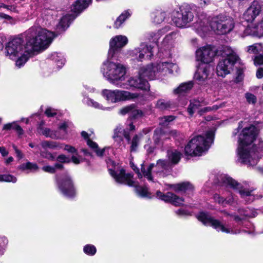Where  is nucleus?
Returning a JSON list of instances; mask_svg holds the SVG:
<instances>
[{
	"label": "nucleus",
	"mask_w": 263,
	"mask_h": 263,
	"mask_svg": "<svg viewBox=\"0 0 263 263\" xmlns=\"http://www.w3.org/2000/svg\"><path fill=\"white\" fill-rule=\"evenodd\" d=\"M257 135V128L253 125L245 127L239 135L237 154L241 163L249 166H254L257 163L259 152L252 145Z\"/></svg>",
	"instance_id": "f257e3e1"
},
{
	"label": "nucleus",
	"mask_w": 263,
	"mask_h": 263,
	"mask_svg": "<svg viewBox=\"0 0 263 263\" xmlns=\"http://www.w3.org/2000/svg\"><path fill=\"white\" fill-rule=\"evenodd\" d=\"M25 35L27 51L31 53L47 48L57 34L41 27L33 26L25 32Z\"/></svg>",
	"instance_id": "f03ea898"
},
{
	"label": "nucleus",
	"mask_w": 263,
	"mask_h": 263,
	"mask_svg": "<svg viewBox=\"0 0 263 263\" xmlns=\"http://www.w3.org/2000/svg\"><path fill=\"white\" fill-rule=\"evenodd\" d=\"M111 59L108 58L103 63L101 72L110 83L118 87H123L122 81L125 79V67L119 63L110 61Z\"/></svg>",
	"instance_id": "7ed1b4c3"
},
{
	"label": "nucleus",
	"mask_w": 263,
	"mask_h": 263,
	"mask_svg": "<svg viewBox=\"0 0 263 263\" xmlns=\"http://www.w3.org/2000/svg\"><path fill=\"white\" fill-rule=\"evenodd\" d=\"M24 41L21 37H17L10 41L5 47L6 55L15 61L16 66H22L28 60L30 52L27 51V44L24 45Z\"/></svg>",
	"instance_id": "20e7f679"
},
{
	"label": "nucleus",
	"mask_w": 263,
	"mask_h": 263,
	"mask_svg": "<svg viewBox=\"0 0 263 263\" xmlns=\"http://www.w3.org/2000/svg\"><path fill=\"white\" fill-rule=\"evenodd\" d=\"M214 138V132L213 130L207 132L205 137L198 136L192 138L185 146V154L191 156H201L209 148Z\"/></svg>",
	"instance_id": "39448f33"
},
{
	"label": "nucleus",
	"mask_w": 263,
	"mask_h": 263,
	"mask_svg": "<svg viewBox=\"0 0 263 263\" xmlns=\"http://www.w3.org/2000/svg\"><path fill=\"white\" fill-rule=\"evenodd\" d=\"M221 180L222 185L229 186L230 188L238 191L241 197L247 203L252 202L256 198H259V197L256 196L253 193L255 190L253 187H247L249 185L246 182L241 184L226 175L222 176Z\"/></svg>",
	"instance_id": "423d86ee"
},
{
	"label": "nucleus",
	"mask_w": 263,
	"mask_h": 263,
	"mask_svg": "<svg viewBox=\"0 0 263 263\" xmlns=\"http://www.w3.org/2000/svg\"><path fill=\"white\" fill-rule=\"evenodd\" d=\"M110 175L115 181L119 183L124 184L130 186H135L137 193L142 197H148V192L145 187L137 186L136 182L133 180V175L130 173H125L123 168L119 170L109 168Z\"/></svg>",
	"instance_id": "0eeeda50"
},
{
	"label": "nucleus",
	"mask_w": 263,
	"mask_h": 263,
	"mask_svg": "<svg viewBox=\"0 0 263 263\" xmlns=\"http://www.w3.org/2000/svg\"><path fill=\"white\" fill-rule=\"evenodd\" d=\"M234 18L225 14H220L211 20V28L216 34L219 35L230 33L234 28Z\"/></svg>",
	"instance_id": "6e6552de"
},
{
	"label": "nucleus",
	"mask_w": 263,
	"mask_h": 263,
	"mask_svg": "<svg viewBox=\"0 0 263 263\" xmlns=\"http://www.w3.org/2000/svg\"><path fill=\"white\" fill-rule=\"evenodd\" d=\"M197 218L204 225L211 226L218 232L231 234H237L240 233V231L235 229L233 226L223 223L219 220L214 219L208 213L200 212L197 216Z\"/></svg>",
	"instance_id": "1a4fd4ad"
},
{
	"label": "nucleus",
	"mask_w": 263,
	"mask_h": 263,
	"mask_svg": "<svg viewBox=\"0 0 263 263\" xmlns=\"http://www.w3.org/2000/svg\"><path fill=\"white\" fill-rule=\"evenodd\" d=\"M102 95L109 102L117 103L129 100H135L142 98L143 95L139 93H132L126 90L119 89L110 90L103 89L101 92Z\"/></svg>",
	"instance_id": "9d476101"
},
{
	"label": "nucleus",
	"mask_w": 263,
	"mask_h": 263,
	"mask_svg": "<svg viewBox=\"0 0 263 263\" xmlns=\"http://www.w3.org/2000/svg\"><path fill=\"white\" fill-rule=\"evenodd\" d=\"M194 15L188 6L180 8V11H174L173 14L172 21L178 27L183 28L193 20Z\"/></svg>",
	"instance_id": "9b49d317"
},
{
	"label": "nucleus",
	"mask_w": 263,
	"mask_h": 263,
	"mask_svg": "<svg viewBox=\"0 0 263 263\" xmlns=\"http://www.w3.org/2000/svg\"><path fill=\"white\" fill-rule=\"evenodd\" d=\"M170 163L167 160L159 159L155 165L154 163L151 164L148 166L141 165V172L143 176L146 177L149 181H153V177L151 175L152 171L155 172L160 176H163V171L167 170L170 167Z\"/></svg>",
	"instance_id": "f8f14e48"
},
{
	"label": "nucleus",
	"mask_w": 263,
	"mask_h": 263,
	"mask_svg": "<svg viewBox=\"0 0 263 263\" xmlns=\"http://www.w3.org/2000/svg\"><path fill=\"white\" fill-rule=\"evenodd\" d=\"M57 183L59 190L65 196L71 198L75 195L76 192L72 180L67 173L58 177Z\"/></svg>",
	"instance_id": "ddd939ff"
},
{
	"label": "nucleus",
	"mask_w": 263,
	"mask_h": 263,
	"mask_svg": "<svg viewBox=\"0 0 263 263\" xmlns=\"http://www.w3.org/2000/svg\"><path fill=\"white\" fill-rule=\"evenodd\" d=\"M127 42L128 39L124 35H119L112 37L109 42L110 48L108 58L111 59L115 57L116 54L127 44Z\"/></svg>",
	"instance_id": "4468645a"
},
{
	"label": "nucleus",
	"mask_w": 263,
	"mask_h": 263,
	"mask_svg": "<svg viewBox=\"0 0 263 263\" xmlns=\"http://www.w3.org/2000/svg\"><path fill=\"white\" fill-rule=\"evenodd\" d=\"M196 54L197 61L199 62L200 63L209 64L210 63L213 61L216 52L215 50L210 46H206L197 49Z\"/></svg>",
	"instance_id": "2eb2a0df"
},
{
	"label": "nucleus",
	"mask_w": 263,
	"mask_h": 263,
	"mask_svg": "<svg viewBox=\"0 0 263 263\" xmlns=\"http://www.w3.org/2000/svg\"><path fill=\"white\" fill-rule=\"evenodd\" d=\"M123 87L120 88L125 89L137 88L145 90L149 88L148 82L145 79L141 78L139 74L138 77H130L126 83H123Z\"/></svg>",
	"instance_id": "dca6fc26"
},
{
	"label": "nucleus",
	"mask_w": 263,
	"mask_h": 263,
	"mask_svg": "<svg viewBox=\"0 0 263 263\" xmlns=\"http://www.w3.org/2000/svg\"><path fill=\"white\" fill-rule=\"evenodd\" d=\"M193 27L197 33L203 36L211 29V20L210 21L205 15L201 14L194 24Z\"/></svg>",
	"instance_id": "f3484780"
},
{
	"label": "nucleus",
	"mask_w": 263,
	"mask_h": 263,
	"mask_svg": "<svg viewBox=\"0 0 263 263\" xmlns=\"http://www.w3.org/2000/svg\"><path fill=\"white\" fill-rule=\"evenodd\" d=\"M212 67L206 63H199L197 66V70L194 74V79L200 83L205 82L209 78Z\"/></svg>",
	"instance_id": "a211bd4d"
},
{
	"label": "nucleus",
	"mask_w": 263,
	"mask_h": 263,
	"mask_svg": "<svg viewBox=\"0 0 263 263\" xmlns=\"http://www.w3.org/2000/svg\"><path fill=\"white\" fill-rule=\"evenodd\" d=\"M262 10V4L254 1L243 13V17L247 22H252L258 16Z\"/></svg>",
	"instance_id": "6ab92c4d"
},
{
	"label": "nucleus",
	"mask_w": 263,
	"mask_h": 263,
	"mask_svg": "<svg viewBox=\"0 0 263 263\" xmlns=\"http://www.w3.org/2000/svg\"><path fill=\"white\" fill-rule=\"evenodd\" d=\"M156 196L158 198L165 202H171L175 206H180L183 205L184 199L180 198L171 192H167L165 194L160 191H157Z\"/></svg>",
	"instance_id": "aec40b11"
},
{
	"label": "nucleus",
	"mask_w": 263,
	"mask_h": 263,
	"mask_svg": "<svg viewBox=\"0 0 263 263\" xmlns=\"http://www.w3.org/2000/svg\"><path fill=\"white\" fill-rule=\"evenodd\" d=\"M133 52L138 61H142L143 59L149 60L153 55L152 47L145 43L141 44Z\"/></svg>",
	"instance_id": "412c9836"
},
{
	"label": "nucleus",
	"mask_w": 263,
	"mask_h": 263,
	"mask_svg": "<svg viewBox=\"0 0 263 263\" xmlns=\"http://www.w3.org/2000/svg\"><path fill=\"white\" fill-rule=\"evenodd\" d=\"M244 34L257 37L263 36V18L257 23L249 25L245 28Z\"/></svg>",
	"instance_id": "4be33fe9"
},
{
	"label": "nucleus",
	"mask_w": 263,
	"mask_h": 263,
	"mask_svg": "<svg viewBox=\"0 0 263 263\" xmlns=\"http://www.w3.org/2000/svg\"><path fill=\"white\" fill-rule=\"evenodd\" d=\"M236 63L229 60L228 59H222L220 60L216 67V72L218 76L224 77L230 73V70L233 66Z\"/></svg>",
	"instance_id": "5701e85b"
},
{
	"label": "nucleus",
	"mask_w": 263,
	"mask_h": 263,
	"mask_svg": "<svg viewBox=\"0 0 263 263\" xmlns=\"http://www.w3.org/2000/svg\"><path fill=\"white\" fill-rule=\"evenodd\" d=\"M139 74L140 78L147 80H153L156 76V70L155 69L154 65H149L146 67L142 68L140 71Z\"/></svg>",
	"instance_id": "b1692460"
},
{
	"label": "nucleus",
	"mask_w": 263,
	"mask_h": 263,
	"mask_svg": "<svg viewBox=\"0 0 263 263\" xmlns=\"http://www.w3.org/2000/svg\"><path fill=\"white\" fill-rule=\"evenodd\" d=\"M208 104V102L203 98L191 100L187 111L190 115L192 116L200 107L206 105Z\"/></svg>",
	"instance_id": "393cba45"
},
{
	"label": "nucleus",
	"mask_w": 263,
	"mask_h": 263,
	"mask_svg": "<svg viewBox=\"0 0 263 263\" xmlns=\"http://www.w3.org/2000/svg\"><path fill=\"white\" fill-rule=\"evenodd\" d=\"M120 113L123 115L128 114L131 119L137 118L142 115V111L137 109L133 104L123 107L120 110Z\"/></svg>",
	"instance_id": "a878e982"
},
{
	"label": "nucleus",
	"mask_w": 263,
	"mask_h": 263,
	"mask_svg": "<svg viewBox=\"0 0 263 263\" xmlns=\"http://www.w3.org/2000/svg\"><path fill=\"white\" fill-rule=\"evenodd\" d=\"M76 15L73 14H67L64 16L61 19L59 24L57 25V32L59 33L61 31H64L67 29L71 21L76 17Z\"/></svg>",
	"instance_id": "bb28decb"
},
{
	"label": "nucleus",
	"mask_w": 263,
	"mask_h": 263,
	"mask_svg": "<svg viewBox=\"0 0 263 263\" xmlns=\"http://www.w3.org/2000/svg\"><path fill=\"white\" fill-rule=\"evenodd\" d=\"M222 54L223 55L227 57L224 59H228L229 60L241 63V59L237 54L236 52L229 46H224L222 49Z\"/></svg>",
	"instance_id": "cd10ccee"
},
{
	"label": "nucleus",
	"mask_w": 263,
	"mask_h": 263,
	"mask_svg": "<svg viewBox=\"0 0 263 263\" xmlns=\"http://www.w3.org/2000/svg\"><path fill=\"white\" fill-rule=\"evenodd\" d=\"M171 189L176 192H185L193 190V185L189 182H183L177 184H169L167 185Z\"/></svg>",
	"instance_id": "c85d7f7f"
},
{
	"label": "nucleus",
	"mask_w": 263,
	"mask_h": 263,
	"mask_svg": "<svg viewBox=\"0 0 263 263\" xmlns=\"http://www.w3.org/2000/svg\"><path fill=\"white\" fill-rule=\"evenodd\" d=\"M91 3V0H78L71 6V10L74 13H79L86 8Z\"/></svg>",
	"instance_id": "c756f323"
},
{
	"label": "nucleus",
	"mask_w": 263,
	"mask_h": 263,
	"mask_svg": "<svg viewBox=\"0 0 263 263\" xmlns=\"http://www.w3.org/2000/svg\"><path fill=\"white\" fill-rule=\"evenodd\" d=\"M63 149L69 153L74 154L71 158V161L73 163L78 164L82 162V158L78 155V151L74 147L70 145H65Z\"/></svg>",
	"instance_id": "7c9ffc66"
},
{
	"label": "nucleus",
	"mask_w": 263,
	"mask_h": 263,
	"mask_svg": "<svg viewBox=\"0 0 263 263\" xmlns=\"http://www.w3.org/2000/svg\"><path fill=\"white\" fill-rule=\"evenodd\" d=\"M40 133L46 137H49L51 139H58L62 138L61 136L59 134L57 130H52L48 128H44L40 127L39 128Z\"/></svg>",
	"instance_id": "2f4dec72"
},
{
	"label": "nucleus",
	"mask_w": 263,
	"mask_h": 263,
	"mask_svg": "<svg viewBox=\"0 0 263 263\" xmlns=\"http://www.w3.org/2000/svg\"><path fill=\"white\" fill-rule=\"evenodd\" d=\"M122 136H124L127 141L129 142L130 138L129 132L127 130L123 129L122 127L118 126L114 130L113 138L116 140H117V138H119L120 140H121Z\"/></svg>",
	"instance_id": "473e14b6"
},
{
	"label": "nucleus",
	"mask_w": 263,
	"mask_h": 263,
	"mask_svg": "<svg viewBox=\"0 0 263 263\" xmlns=\"http://www.w3.org/2000/svg\"><path fill=\"white\" fill-rule=\"evenodd\" d=\"M193 87V83L192 81L181 84L177 88L174 90L175 94L183 95L189 91Z\"/></svg>",
	"instance_id": "72a5a7b5"
},
{
	"label": "nucleus",
	"mask_w": 263,
	"mask_h": 263,
	"mask_svg": "<svg viewBox=\"0 0 263 263\" xmlns=\"http://www.w3.org/2000/svg\"><path fill=\"white\" fill-rule=\"evenodd\" d=\"M50 59L56 64L59 68L62 67L65 62V59L61 53H52L50 56Z\"/></svg>",
	"instance_id": "f704fd0d"
},
{
	"label": "nucleus",
	"mask_w": 263,
	"mask_h": 263,
	"mask_svg": "<svg viewBox=\"0 0 263 263\" xmlns=\"http://www.w3.org/2000/svg\"><path fill=\"white\" fill-rule=\"evenodd\" d=\"M239 213L240 214V216L236 215H231L234 217V220L237 222L242 221L245 218L254 217L255 216V214L254 213L251 214L250 210L249 209L239 210Z\"/></svg>",
	"instance_id": "c9c22d12"
},
{
	"label": "nucleus",
	"mask_w": 263,
	"mask_h": 263,
	"mask_svg": "<svg viewBox=\"0 0 263 263\" xmlns=\"http://www.w3.org/2000/svg\"><path fill=\"white\" fill-rule=\"evenodd\" d=\"M181 154L176 149H171L167 151V156L170 161L177 164L181 158Z\"/></svg>",
	"instance_id": "e433bc0d"
},
{
	"label": "nucleus",
	"mask_w": 263,
	"mask_h": 263,
	"mask_svg": "<svg viewBox=\"0 0 263 263\" xmlns=\"http://www.w3.org/2000/svg\"><path fill=\"white\" fill-rule=\"evenodd\" d=\"M246 51L250 54L257 55L262 51V44L255 43L252 45L248 46L246 48Z\"/></svg>",
	"instance_id": "4c0bfd02"
},
{
	"label": "nucleus",
	"mask_w": 263,
	"mask_h": 263,
	"mask_svg": "<svg viewBox=\"0 0 263 263\" xmlns=\"http://www.w3.org/2000/svg\"><path fill=\"white\" fill-rule=\"evenodd\" d=\"M173 105V104L170 101L163 99H159L156 104V107L161 110H167L171 108H172Z\"/></svg>",
	"instance_id": "58836bf2"
},
{
	"label": "nucleus",
	"mask_w": 263,
	"mask_h": 263,
	"mask_svg": "<svg viewBox=\"0 0 263 263\" xmlns=\"http://www.w3.org/2000/svg\"><path fill=\"white\" fill-rule=\"evenodd\" d=\"M214 198L216 202L224 205L226 204H232L235 201V199L233 196L224 198L219 196L218 195H215Z\"/></svg>",
	"instance_id": "ea45409f"
},
{
	"label": "nucleus",
	"mask_w": 263,
	"mask_h": 263,
	"mask_svg": "<svg viewBox=\"0 0 263 263\" xmlns=\"http://www.w3.org/2000/svg\"><path fill=\"white\" fill-rule=\"evenodd\" d=\"M18 168L22 171L28 170L30 172H34L39 170V167L36 163L28 162L20 165Z\"/></svg>",
	"instance_id": "a19ab883"
},
{
	"label": "nucleus",
	"mask_w": 263,
	"mask_h": 263,
	"mask_svg": "<svg viewBox=\"0 0 263 263\" xmlns=\"http://www.w3.org/2000/svg\"><path fill=\"white\" fill-rule=\"evenodd\" d=\"M130 16L128 11L123 12L116 20L114 23V27L118 29L121 27L125 20Z\"/></svg>",
	"instance_id": "79ce46f5"
},
{
	"label": "nucleus",
	"mask_w": 263,
	"mask_h": 263,
	"mask_svg": "<svg viewBox=\"0 0 263 263\" xmlns=\"http://www.w3.org/2000/svg\"><path fill=\"white\" fill-rule=\"evenodd\" d=\"M165 18V13L163 12L157 11L151 14V18L156 24L162 23Z\"/></svg>",
	"instance_id": "37998d69"
},
{
	"label": "nucleus",
	"mask_w": 263,
	"mask_h": 263,
	"mask_svg": "<svg viewBox=\"0 0 263 263\" xmlns=\"http://www.w3.org/2000/svg\"><path fill=\"white\" fill-rule=\"evenodd\" d=\"M166 138L164 133L161 129H156L154 135V140L156 144L159 145Z\"/></svg>",
	"instance_id": "c03bdc74"
},
{
	"label": "nucleus",
	"mask_w": 263,
	"mask_h": 263,
	"mask_svg": "<svg viewBox=\"0 0 263 263\" xmlns=\"http://www.w3.org/2000/svg\"><path fill=\"white\" fill-rule=\"evenodd\" d=\"M87 145L96 152L98 156H102L105 151V148L100 149L98 148V144L95 142L92 141L91 139H88L87 140Z\"/></svg>",
	"instance_id": "a18cd8bd"
},
{
	"label": "nucleus",
	"mask_w": 263,
	"mask_h": 263,
	"mask_svg": "<svg viewBox=\"0 0 263 263\" xmlns=\"http://www.w3.org/2000/svg\"><path fill=\"white\" fill-rule=\"evenodd\" d=\"M162 34L160 30L157 31H151L146 34V37L149 41L156 43L161 36Z\"/></svg>",
	"instance_id": "49530a36"
},
{
	"label": "nucleus",
	"mask_w": 263,
	"mask_h": 263,
	"mask_svg": "<svg viewBox=\"0 0 263 263\" xmlns=\"http://www.w3.org/2000/svg\"><path fill=\"white\" fill-rule=\"evenodd\" d=\"M13 125L15 126V130L17 132L19 135L23 134V130L21 127L18 125L16 122H14L10 123L5 124L3 127L4 130H10L12 128Z\"/></svg>",
	"instance_id": "de8ad7c7"
},
{
	"label": "nucleus",
	"mask_w": 263,
	"mask_h": 263,
	"mask_svg": "<svg viewBox=\"0 0 263 263\" xmlns=\"http://www.w3.org/2000/svg\"><path fill=\"white\" fill-rule=\"evenodd\" d=\"M85 102L90 106H92L96 108L101 109L102 110H109L110 109V107H104L99 103L95 101L92 99L87 98L85 100Z\"/></svg>",
	"instance_id": "09e8293b"
},
{
	"label": "nucleus",
	"mask_w": 263,
	"mask_h": 263,
	"mask_svg": "<svg viewBox=\"0 0 263 263\" xmlns=\"http://www.w3.org/2000/svg\"><path fill=\"white\" fill-rule=\"evenodd\" d=\"M41 146L44 149L46 148H50V149H55L58 147V144L56 142L50 141H42L41 143Z\"/></svg>",
	"instance_id": "8fccbe9b"
},
{
	"label": "nucleus",
	"mask_w": 263,
	"mask_h": 263,
	"mask_svg": "<svg viewBox=\"0 0 263 263\" xmlns=\"http://www.w3.org/2000/svg\"><path fill=\"white\" fill-rule=\"evenodd\" d=\"M140 137L138 135H136L133 138L131 142V146L130 151L131 152H134L137 151V147L139 142Z\"/></svg>",
	"instance_id": "3c124183"
},
{
	"label": "nucleus",
	"mask_w": 263,
	"mask_h": 263,
	"mask_svg": "<svg viewBox=\"0 0 263 263\" xmlns=\"http://www.w3.org/2000/svg\"><path fill=\"white\" fill-rule=\"evenodd\" d=\"M83 251L87 255L92 256L96 253V248L93 245L89 244L84 247Z\"/></svg>",
	"instance_id": "603ef678"
},
{
	"label": "nucleus",
	"mask_w": 263,
	"mask_h": 263,
	"mask_svg": "<svg viewBox=\"0 0 263 263\" xmlns=\"http://www.w3.org/2000/svg\"><path fill=\"white\" fill-rule=\"evenodd\" d=\"M255 66H263V54L259 53L254 55L252 58Z\"/></svg>",
	"instance_id": "864d4df0"
},
{
	"label": "nucleus",
	"mask_w": 263,
	"mask_h": 263,
	"mask_svg": "<svg viewBox=\"0 0 263 263\" xmlns=\"http://www.w3.org/2000/svg\"><path fill=\"white\" fill-rule=\"evenodd\" d=\"M162 66H163L164 65L162 64ZM164 66H166V72H168L170 73H173L174 71L177 72L178 67L177 65L173 63L166 62V64H164Z\"/></svg>",
	"instance_id": "5fc2aeb1"
},
{
	"label": "nucleus",
	"mask_w": 263,
	"mask_h": 263,
	"mask_svg": "<svg viewBox=\"0 0 263 263\" xmlns=\"http://www.w3.org/2000/svg\"><path fill=\"white\" fill-rule=\"evenodd\" d=\"M166 62H162L157 64L156 65H154L155 69L156 70V74L158 72H164L165 73H166V66H162V65L166 64Z\"/></svg>",
	"instance_id": "6e6d98bb"
},
{
	"label": "nucleus",
	"mask_w": 263,
	"mask_h": 263,
	"mask_svg": "<svg viewBox=\"0 0 263 263\" xmlns=\"http://www.w3.org/2000/svg\"><path fill=\"white\" fill-rule=\"evenodd\" d=\"M221 106H222V105H221V104H220L219 105H213L212 107H204V108L200 110L199 111V112L200 115H201L202 112H205L210 111L211 110H217L220 107H221Z\"/></svg>",
	"instance_id": "4d7b16f0"
},
{
	"label": "nucleus",
	"mask_w": 263,
	"mask_h": 263,
	"mask_svg": "<svg viewBox=\"0 0 263 263\" xmlns=\"http://www.w3.org/2000/svg\"><path fill=\"white\" fill-rule=\"evenodd\" d=\"M245 97L249 103L254 104L256 102V97L251 93H246L245 95Z\"/></svg>",
	"instance_id": "13d9d810"
},
{
	"label": "nucleus",
	"mask_w": 263,
	"mask_h": 263,
	"mask_svg": "<svg viewBox=\"0 0 263 263\" xmlns=\"http://www.w3.org/2000/svg\"><path fill=\"white\" fill-rule=\"evenodd\" d=\"M70 123L68 122H64L63 123H61L59 125V129L60 130H63L65 133H67V129L69 127L70 125Z\"/></svg>",
	"instance_id": "bf43d9fd"
},
{
	"label": "nucleus",
	"mask_w": 263,
	"mask_h": 263,
	"mask_svg": "<svg viewBox=\"0 0 263 263\" xmlns=\"http://www.w3.org/2000/svg\"><path fill=\"white\" fill-rule=\"evenodd\" d=\"M41 155L43 158L48 159V160H50L53 161L55 159L54 156H53L51 153L48 152H44V151L41 152Z\"/></svg>",
	"instance_id": "052dcab7"
},
{
	"label": "nucleus",
	"mask_w": 263,
	"mask_h": 263,
	"mask_svg": "<svg viewBox=\"0 0 263 263\" xmlns=\"http://www.w3.org/2000/svg\"><path fill=\"white\" fill-rule=\"evenodd\" d=\"M17 179L15 177L11 175H4V181L16 182Z\"/></svg>",
	"instance_id": "680f3d73"
},
{
	"label": "nucleus",
	"mask_w": 263,
	"mask_h": 263,
	"mask_svg": "<svg viewBox=\"0 0 263 263\" xmlns=\"http://www.w3.org/2000/svg\"><path fill=\"white\" fill-rule=\"evenodd\" d=\"M57 160L58 161H59L60 163H69L70 161V160L69 159V158L67 157L64 155H59L57 157Z\"/></svg>",
	"instance_id": "e2e57ef3"
},
{
	"label": "nucleus",
	"mask_w": 263,
	"mask_h": 263,
	"mask_svg": "<svg viewBox=\"0 0 263 263\" xmlns=\"http://www.w3.org/2000/svg\"><path fill=\"white\" fill-rule=\"evenodd\" d=\"M8 240L5 237H2L0 238V255L2 254L4 252L3 247L7 243Z\"/></svg>",
	"instance_id": "0e129e2a"
},
{
	"label": "nucleus",
	"mask_w": 263,
	"mask_h": 263,
	"mask_svg": "<svg viewBox=\"0 0 263 263\" xmlns=\"http://www.w3.org/2000/svg\"><path fill=\"white\" fill-rule=\"evenodd\" d=\"M45 114L46 115V116L47 117H53L54 116L56 115L57 112L54 109H53L51 107H49V108H47V109L46 110Z\"/></svg>",
	"instance_id": "69168bd1"
},
{
	"label": "nucleus",
	"mask_w": 263,
	"mask_h": 263,
	"mask_svg": "<svg viewBox=\"0 0 263 263\" xmlns=\"http://www.w3.org/2000/svg\"><path fill=\"white\" fill-rule=\"evenodd\" d=\"M42 170L44 172L49 173L50 174L55 173V167H54L53 166H50V165L44 166L42 167Z\"/></svg>",
	"instance_id": "338daca9"
},
{
	"label": "nucleus",
	"mask_w": 263,
	"mask_h": 263,
	"mask_svg": "<svg viewBox=\"0 0 263 263\" xmlns=\"http://www.w3.org/2000/svg\"><path fill=\"white\" fill-rule=\"evenodd\" d=\"M201 7H205L211 3V0H196Z\"/></svg>",
	"instance_id": "774afa93"
}]
</instances>
